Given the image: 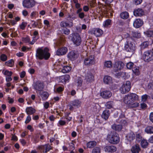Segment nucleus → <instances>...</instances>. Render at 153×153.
<instances>
[{
	"label": "nucleus",
	"instance_id": "f257e3e1",
	"mask_svg": "<svg viewBox=\"0 0 153 153\" xmlns=\"http://www.w3.org/2000/svg\"><path fill=\"white\" fill-rule=\"evenodd\" d=\"M138 100V96L135 94L130 93L125 95L123 98L124 102L130 108L137 107L139 103L136 102Z\"/></svg>",
	"mask_w": 153,
	"mask_h": 153
},
{
	"label": "nucleus",
	"instance_id": "f03ea898",
	"mask_svg": "<svg viewBox=\"0 0 153 153\" xmlns=\"http://www.w3.org/2000/svg\"><path fill=\"white\" fill-rule=\"evenodd\" d=\"M49 50L47 47L43 49L42 48H38L36 51V57L37 59L42 60L43 59L45 60H48L51 55L49 52Z\"/></svg>",
	"mask_w": 153,
	"mask_h": 153
},
{
	"label": "nucleus",
	"instance_id": "7ed1b4c3",
	"mask_svg": "<svg viewBox=\"0 0 153 153\" xmlns=\"http://www.w3.org/2000/svg\"><path fill=\"white\" fill-rule=\"evenodd\" d=\"M107 139L108 142L112 144H117L120 141L118 134L114 131H111L107 135Z\"/></svg>",
	"mask_w": 153,
	"mask_h": 153
},
{
	"label": "nucleus",
	"instance_id": "20e7f679",
	"mask_svg": "<svg viewBox=\"0 0 153 153\" xmlns=\"http://www.w3.org/2000/svg\"><path fill=\"white\" fill-rule=\"evenodd\" d=\"M136 49L135 45L131 40H127L125 44L124 50L127 52L130 56H132L135 52Z\"/></svg>",
	"mask_w": 153,
	"mask_h": 153
},
{
	"label": "nucleus",
	"instance_id": "39448f33",
	"mask_svg": "<svg viewBox=\"0 0 153 153\" xmlns=\"http://www.w3.org/2000/svg\"><path fill=\"white\" fill-rule=\"evenodd\" d=\"M144 61L149 62L153 60V48L150 50L145 51L142 56Z\"/></svg>",
	"mask_w": 153,
	"mask_h": 153
},
{
	"label": "nucleus",
	"instance_id": "423d86ee",
	"mask_svg": "<svg viewBox=\"0 0 153 153\" xmlns=\"http://www.w3.org/2000/svg\"><path fill=\"white\" fill-rule=\"evenodd\" d=\"M71 40L76 46H79L82 42L81 37L78 33H74L71 34Z\"/></svg>",
	"mask_w": 153,
	"mask_h": 153
},
{
	"label": "nucleus",
	"instance_id": "0eeeda50",
	"mask_svg": "<svg viewBox=\"0 0 153 153\" xmlns=\"http://www.w3.org/2000/svg\"><path fill=\"white\" fill-rule=\"evenodd\" d=\"M131 84L130 82L127 81L124 82L123 85L120 89V91L122 94H125L128 92L130 90Z\"/></svg>",
	"mask_w": 153,
	"mask_h": 153
},
{
	"label": "nucleus",
	"instance_id": "6e6552de",
	"mask_svg": "<svg viewBox=\"0 0 153 153\" xmlns=\"http://www.w3.org/2000/svg\"><path fill=\"white\" fill-rule=\"evenodd\" d=\"M44 86V83L39 80L34 82L33 84V87L34 89L36 91L39 92L42 91Z\"/></svg>",
	"mask_w": 153,
	"mask_h": 153
},
{
	"label": "nucleus",
	"instance_id": "1a4fd4ad",
	"mask_svg": "<svg viewBox=\"0 0 153 153\" xmlns=\"http://www.w3.org/2000/svg\"><path fill=\"white\" fill-rule=\"evenodd\" d=\"M95 59L94 55H91L85 58L84 60V63L85 65L90 66L95 64Z\"/></svg>",
	"mask_w": 153,
	"mask_h": 153
},
{
	"label": "nucleus",
	"instance_id": "9d476101",
	"mask_svg": "<svg viewBox=\"0 0 153 153\" xmlns=\"http://www.w3.org/2000/svg\"><path fill=\"white\" fill-rule=\"evenodd\" d=\"M35 4L34 0H24L22 5L24 7L27 8H30L34 7Z\"/></svg>",
	"mask_w": 153,
	"mask_h": 153
},
{
	"label": "nucleus",
	"instance_id": "9b49d317",
	"mask_svg": "<svg viewBox=\"0 0 153 153\" xmlns=\"http://www.w3.org/2000/svg\"><path fill=\"white\" fill-rule=\"evenodd\" d=\"M38 148L40 151H42L44 153H46L51 149V147L49 144H47L44 145L39 146Z\"/></svg>",
	"mask_w": 153,
	"mask_h": 153
},
{
	"label": "nucleus",
	"instance_id": "f8f14e48",
	"mask_svg": "<svg viewBox=\"0 0 153 153\" xmlns=\"http://www.w3.org/2000/svg\"><path fill=\"white\" fill-rule=\"evenodd\" d=\"M100 96L103 99H108L112 95L111 92L109 90H105L100 93Z\"/></svg>",
	"mask_w": 153,
	"mask_h": 153
},
{
	"label": "nucleus",
	"instance_id": "ddd939ff",
	"mask_svg": "<svg viewBox=\"0 0 153 153\" xmlns=\"http://www.w3.org/2000/svg\"><path fill=\"white\" fill-rule=\"evenodd\" d=\"M124 66V63L121 61H117L115 62L114 64V68L115 72L122 69Z\"/></svg>",
	"mask_w": 153,
	"mask_h": 153
},
{
	"label": "nucleus",
	"instance_id": "4468645a",
	"mask_svg": "<svg viewBox=\"0 0 153 153\" xmlns=\"http://www.w3.org/2000/svg\"><path fill=\"white\" fill-rule=\"evenodd\" d=\"M68 50V49L66 47H61L57 50L56 51V54L58 56L64 55L67 52Z\"/></svg>",
	"mask_w": 153,
	"mask_h": 153
},
{
	"label": "nucleus",
	"instance_id": "2eb2a0df",
	"mask_svg": "<svg viewBox=\"0 0 153 153\" xmlns=\"http://www.w3.org/2000/svg\"><path fill=\"white\" fill-rule=\"evenodd\" d=\"M133 13L136 16L141 17L145 15V12L142 9L138 8L134 10Z\"/></svg>",
	"mask_w": 153,
	"mask_h": 153
},
{
	"label": "nucleus",
	"instance_id": "dca6fc26",
	"mask_svg": "<svg viewBox=\"0 0 153 153\" xmlns=\"http://www.w3.org/2000/svg\"><path fill=\"white\" fill-rule=\"evenodd\" d=\"M68 57L71 61L75 60L77 58V55L75 51H70L68 54Z\"/></svg>",
	"mask_w": 153,
	"mask_h": 153
},
{
	"label": "nucleus",
	"instance_id": "f3484780",
	"mask_svg": "<svg viewBox=\"0 0 153 153\" xmlns=\"http://www.w3.org/2000/svg\"><path fill=\"white\" fill-rule=\"evenodd\" d=\"M85 79L87 82H92L94 80V76L89 71L88 72L85 76Z\"/></svg>",
	"mask_w": 153,
	"mask_h": 153
},
{
	"label": "nucleus",
	"instance_id": "a211bd4d",
	"mask_svg": "<svg viewBox=\"0 0 153 153\" xmlns=\"http://www.w3.org/2000/svg\"><path fill=\"white\" fill-rule=\"evenodd\" d=\"M60 25L62 27L65 28L66 27H68L70 28L73 26L74 24L72 22H70L69 23H68L66 21H62L60 23Z\"/></svg>",
	"mask_w": 153,
	"mask_h": 153
},
{
	"label": "nucleus",
	"instance_id": "6ab92c4d",
	"mask_svg": "<svg viewBox=\"0 0 153 153\" xmlns=\"http://www.w3.org/2000/svg\"><path fill=\"white\" fill-rule=\"evenodd\" d=\"M104 149L106 152H115L117 148L113 146H107L105 147Z\"/></svg>",
	"mask_w": 153,
	"mask_h": 153
},
{
	"label": "nucleus",
	"instance_id": "aec40b11",
	"mask_svg": "<svg viewBox=\"0 0 153 153\" xmlns=\"http://www.w3.org/2000/svg\"><path fill=\"white\" fill-rule=\"evenodd\" d=\"M143 24V21L140 19H138L135 20L133 23V25L136 28H138L141 27Z\"/></svg>",
	"mask_w": 153,
	"mask_h": 153
},
{
	"label": "nucleus",
	"instance_id": "412c9836",
	"mask_svg": "<svg viewBox=\"0 0 153 153\" xmlns=\"http://www.w3.org/2000/svg\"><path fill=\"white\" fill-rule=\"evenodd\" d=\"M110 114L109 110L108 109H105L103 111L101 115V117L105 120H107L108 119Z\"/></svg>",
	"mask_w": 153,
	"mask_h": 153
},
{
	"label": "nucleus",
	"instance_id": "4be33fe9",
	"mask_svg": "<svg viewBox=\"0 0 153 153\" xmlns=\"http://www.w3.org/2000/svg\"><path fill=\"white\" fill-rule=\"evenodd\" d=\"M135 136L133 132L131 131L128 133L126 136L128 141L130 142L133 141L135 138Z\"/></svg>",
	"mask_w": 153,
	"mask_h": 153
},
{
	"label": "nucleus",
	"instance_id": "5701e85b",
	"mask_svg": "<svg viewBox=\"0 0 153 153\" xmlns=\"http://www.w3.org/2000/svg\"><path fill=\"white\" fill-rule=\"evenodd\" d=\"M22 41L24 43H28L29 44L32 45L36 41L34 39V40H33L31 42L30 41V38L28 36H27L25 37L22 38Z\"/></svg>",
	"mask_w": 153,
	"mask_h": 153
},
{
	"label": "nucleus",
	"instance_id": "b1692460",
	"mask_svg": "<svg viewBox=\"0 0 153 153\" xmlns=\"http://www.w3.org/2000/svg\"><path fill=\"white\" fill-rule=\"evenodd\" d=\"M70 78V77L69 75L66 74L60 76L59 79L61 82L63 83L69 80Z\"/></svg>",
	"mask_w": 153,
	"mask_h": 153
},
{
	"label": "nucleus",
	"instance_id": "393cba45",
	"mask_svg": "<svg viewBox=\"0 0 153 153\" xmlns=\"http://www.w3.org/2000/svg\"><path fill=\"white\" fill-rule=\"evenodd\" d=\"M92 31H94V34L97 37L100 36L103 33V31L100 28L94 29Z\"/></svg>",
	"mask_w": 153,
	"mask_h": 153
},
{
	"label": "nucleus",
	"instance_id": "a878e982",
	"mask_svg": "<svg viewBox=\"0 0 153 153\" xmlns=\"http://www.w3.org/2000/svg\"><path fill=\"white\" fill-rule=\"evenodd\" d=\"M140 149L139 145L136 144L132 146L131 151L132 153H139Z\"/></svg>",
	"mask_w": 153,
	"mask_h": 153
},
{
	"label": "nucleus",
	"instance_id": "bb28decb",
	"mask_svg": "<svg viewBox=\"0 0 153 153\" xmlns=\"http://www.w3.org/2000/svg\"><path fill=\"white\" fill-rule=\"evenodd\" d=\"M112 79L111 77L108 76H105L103 78L104 82L107 84H108L111 83Z\"/></svg>",
	"mask_w": 153,
	"mask_h": 153
},
{
	"label": "nucleus",
	"instance_id": "cd10ccee",
	"mask_svg": "<svg viewBox=\"0 0 153 153\" xmlns=\"http://www.w3.org/2000/svg\"><path fill=\"white\" fill-rule=\"evenodd\" d=\"M26 111L27 114L31 115L35 113L36 110L33 107H29L26 108Z\"/></svg>",
	"mask_w": 153,
	"mask_h": 153
},
{
	"label": "nucleus",
	"instance_id": "c85d7f7f",
	"mask_svg": "<svg viewBox=\"0 0 153 153\" xmlns=\"http://www.w3.org/2000/svg\"><path fill=\"white\" fill-rule=\"evenodd\" d=\"M39 94L43 100L47 99L49 96L47 92L40 91Z\"/></svg>",
	"mask_w": 153,
	"mask_h": 153
},
{
	"label": "nucleus",
	"instance_id": "c756f323",
	"mask_svg": "<svg viewBox=\"0 0 153 153\" xmlns=\"http://www.w3.org/2000/svg\"><path fill=\"white\" fill-rule=\"evenodd\" d=\"M111 128L116 131H119L122 129V126L121 125L114 124L111 126Z\"/></svg>",
	"mask_w": 153,
	"mask_h": 153
},
{
	"label": "nucleus",
	"instance_id": "7c9ffc66",
	"mask_svg": "<svg viewBox=\"0 0 153 153\" xmlns=\"http://www.w3.org/2000/svg\"><path fill=\"white\" fill-rule=\"evenodd\" d=\"M149 45V43L148 41H146L143 42L140 45V50L142 51L148 48Z\"/></svg>",
	"mask_w": 153,
	"mask_h": 153
},
{
	"label": "nucleus",
	"instance_id": "2f4dec72",
	"mask_svg": "<svg viewBox=\"0 0 153 153\" xmlns=\"http://www.w3.org/2000/svg\"><path fill=\"white\" fill-rule=\"evenodd\" d=\"M104 68H111L112 67V63L111 61H105L103 63Z\"/></svg>",
	"mask_w": 153,
	"mask_h": 153
},
{
	"label": "nucleus",
	"instance_id": "473e14b6",
	"mask_svg": "<svg viewBox=\"0 0 153 153\" xmlns=\"http://www.w3.org/2000/svg\"><path fill=\"white\" fill-rule=\"evenodd\" d=\"M71 69V66H65L63 67L62 69V72L64 73H66L70 72Z\"/></svg>",
	"mask_w": 153,
	"mask_h": 153
},
{
	"label": "nucleus",
	"instance_id": "72a5a7b5",
	"mask_svg": "<svg viewBox=\"0 0 153 153\" xmlns=\"http://www.w3.org/2000/svg\"><path fill=\"white\" fill-rule=\"evenodd\" d=\"M145 131L147 134H153V126H147L145 129Z\"/></svg>",
	"mask_w": 153,
	"mask_h": 153
},
{
	"label": "nucleus",
	"instance_id": "f704fd0d",
	"mask_svg": "<svg viewBox=\"0 0 153 153\" xmlns=\"http://www.w3.org/2000/svg\"><path fill=\"white\" fill-rule=\"evenodd\" d=\"M120 16L122 19H126L129 17V14L128 12L125 11L121 13Z\"/></svg>",
	"mask_w": 153,
	"mask_h": 153
},
{
	"label": "nucleus",
	"instance_id": "c9c22d12",
	"mask_svg": "<svg viewBox=\"0 0 153 153\" xmlns=\"http://www.w3.org/2000/svg\"><path fill=\"white\" fill-rule=\"evenodd\" d=\"M97 143L95 141H90L87 143L88 148H92L96 145Z\"/></svg>",
	"mask_w": 153,
	"mask_h": 153
},
{
	"label": "nucleus",
	"instance_id": "e433bc0d",
	"mask_svg": "<svg viewBox=\"0 0 153 153\" xmlns=\"http://www.w3.org/2000/svg\"><path fill=\"white\" fill-rule=\"evenodd\" d=\"M131 35L132 37L136 38H140L141 36V34L140 33L135 31L131 32Z\"/></svg>",
	"mask_w": 153,
	"mask_h": 153
},
{
	"label": "nucleus",
	"instance_id": "4c0bfd02",
	"mask_svg": "<svg viewBox=\"0 0 153 153\" xmlns=\"http://www.w3.org/2000/svg\"><path fill=\"white\" fill-rule=\"evenodd\" d=\"M111 20L110 19L106 20L104 22L103 26L105 27H110L111 24Z\"/></svg>",
	"mask_w": 153,
	"mask_h": 153
},
{
	"label": "nucleus",
	"instance_id": "58836bf2",
	"mask_svg": "<svg viewBox=\"0 0 153 153\" xmlns=\"http://www.w3.org/2000/svg\"><path fill=\"white\" fill-rule=\"evenodd\" d=\"M71 104L74 106L78 107L80 106L81 102L78 100H75L72 102Z\"/></svg>",
	"mask_w": 153,
	"mask_h": 153
},
{
	"label": "nucleus",
	"instance_id": "ea45409f",
	"mask_svg": "<svg viewBox=\"0 0 153 153\" xmlns=\"http://www.w3.org/2000/svg\"><path fill=\"white\" fill-rule=\"evenodd\" d=\"M133 72L136 75L138 76L140 74V72L139 71V68L138 67H135L133 68L132 69Z\"/></svg>",
	"mask_w": 153,
	"mask_h": 153
},
{
	"label": "nucleus",
	"instance_id": "a19ab883",
	"mask_svg": "<svg viewBox=\"0 0 153 153\" xmlns=\"http://www.w3.org/2000/svg\"><path fill=\"white\" fill-rule=\"evenodd\" d=\"M113 101H109L106 102L105 104V106L107 108L111 109L113 108Z\"/></svg>",
	"mask_w": 153,
	"mask_h": 153
},
{
	"label": "nucleus",
	"instance_id": "79ce46f5",
	"mask_svg": "<svg viewBox=\"0 0 153 153\" xmlns=\"http://www.w3.org/2000/svg\"><path fill=\"white\" fill-rule=\"evenodd\" d=\"M141 144L142 147L146 148L148 146V143L146 140L145 139H143L141 141Z\"/></svg>",
	"mask_w": 153,
	"mask_h": 153
},
{
	"label": "nucleus",
	"instance_id": "37998d69",
	"mask_svg": "<svg viewBox=\"0 0 153 153\" xmlns=\"http://www.w3.org/2000/svg\"><path fill=\"white\" fill-rule=\"evenodd\" d=\"M14 61L13 60L11 59L6 62H5V64L7 66L12 67L14 65Z\"/></svg>",
	"mask_w": 153,
	"mask_h": 153
},
{
	"label": "nucleus",
	"instance_id": "c03bdc74",
	"mask_svg": "<svg viewBox=\"0 0 153 153\" xmlns=\"http://www.w3.org/2000/svg\"><path fill=\"white\" fill-rule=\"evenodd\" d=\"M62 30L63 32L62 33L67 35H69L70 33V30L67 28H64Z\"/></svg>",
	"mask_w": 153,
	"mask_h": 153
},
{
	"label": "nucleus",
	"instance_id": "a18cd8bd",
	"mask_svg": "<svg viewBox=\"0 0 153 153\" xmlns=\"http://www.w3.org/2000/svg\"><path fill=\"white\" fill-rule=\"evenodd\" d=\"M100 152L101 149L100 148L96 147L93 149L92 153H100Z\"/></svg>",
	"mask_w": 153,
	"mask_h": 153
},
{
	"label": "nucleus",
	"instance_id": "49530a36",
	"mask_svg": "<svg viewBox=\"0 0 153 153\" xmlns=\"http://www.w3.org/2000/svg\"><path fill=\"white\" fill-rule=\"evenodd\" d=\"M31 22H33V23L32 25V27L39 28L38 26H39V24H41V23L39 22V21L38 20L37 22H36L34 20H32Z\"/></svg>",
	"mask_w": 153,
	"mask_h": 153
},
{
	"label": "nucleus",
	"instance_id": "de8ad7c7",
	"mask_svg": "<svg viewBox=\"0 0 153 153\" xmlns=\"http://www.w3.org/2000/svg\"><path fill=\"white\" fill-rule=\"evenodd\" d=\"M82 83V78L79 77H78L77 80V86H81Z\"/></svg>",
	"mask_w": 153,
	"mask_h": 153
},
{
	"label": "nucleus",
	"instance_id": "09e8293b",
	"mask_svg": "<svg viewBox=\"0 0 153 153\" xmlns=\"http://www.w3.org/2000/svg\"><path fill=\"white\" fill-rule=\"evenodd\" d=\"M145 33L148 37H151L153 36V31L152 30L146 31Z\"/></svg>",
	"mask_w": 153,
	"mask_h": 153
},
{
	"label": "nucleus",
	"instance_id": "8fccbe9b",
	"mask_svg": "<svg viewBox=\"0 0 153 153\" xmlns=\"http://www.w3.org/2000/svg\"><path fill=\"white\" fill-rule=\"evenodd\" d=\"M123 117H124L123 118H124L125 116L124 115L123 116ZM118 121L120 123L122 124L125 125L127 123L126 121L124 119L119 118Z\"/></svg>",
	"mask_w": 153,
	"mask_h": 153
},
{
	"label": "nucleus",
	"instance_id": "3c124183",
	"mask_svg": "<svg viewBox=\"0 0 153 153\" xmlns=\"http://www.w3.org/2000/svg\"><path fill=\"white\" fill-rule=\"evenodd\" d=\"M136 139L138 141H141L142 139V137L141 134H137L136 135Z\"/></svg>",
	"mask_w": 153,
	"mask_h": 153
},
{
	"label": "nucleus",
	"instance_id": "603ef678",
	"mask_svg": "<svg viewBox=\"0 0 153 153\" xmlns=\"http://www.w3.org/2000/svg\"><path fill=\"white\" fill-rule=\"evenodd\" d=\"M0 59L2 61L4 62L7 60V57L6 55L4 54H2L1 55Z\"/></svg>",
	"mask_w": 153,
	"mask_h": 153
},
{
	"label": "nucleus",
	"instance_id": "864d4df0",
	"mask_svg": "<svg viewBox=\"0 0 153 153\" xmlns=\"http://www.w3.org/2000/svg\"><path fill=\"white\" fill-rule=\"evenodd\" d=\"M13 74L11 71H9L8 70H6L5 71L4 74L7 76H11Z\"/></svg>",
	"mask_w": 153,
	"mask_h": 153
},
{
	"label": "nucleus",
	"instance_id": "5fc2aeb1",
	"mask_svg": "<svg viewBox=\"0 0 153 153\" xmlns=\"http://www.w3.org/2000/svg\"><path fill=\"white\" fill-rule=\"evenodd\" d=\"M27 23L25 22H23L21 24L19 25L20 28L22 30H24L25 29V27L27 26Z\"/></svg>",
	"mask_w": 153,
	"mask_h": 153
},
{
	"label": "nucleus",
	"instance_id": "6e6d98bb",
	"mask_svg": "<svg viewBox=\"0 0 153 153\" xmlns=\"http://www.w3.org/2000/svg\"><path fill=\"white\" fill-rule=\"evenodd\" d=\"M134 65V63L132 62H129L127 64L126 66L127 68L129 69L132 68Z\"/></svg>",
	"mask_w": 153,
	"mask_h": 153
},
{
	"label": "nucleus",
	"instance_id": "4d7b16f0",
	"mask_svg": "<svg viewBox=\"0 0 153 153\" xmlns=\"http://www.w3.org/2000/svg\"><path fill=\"white\" fill-rule=\"evenodd\" d=\"M147 105L145 103L143 102L140 104L141 108L143 110H145L147 108Z\"/></svg>",
	"mask_w": 153,
	"mask_h": 153
},
{
	"label": "nucleus",
	"instance_id": "13d9d810",
	"mask_svg": "<svg viewBox=\"0 0 153 153\" xmlns=\"http://www.w3.org/2000/svg\"><path fill=\"white\" fill-rule=\"evenodd\" d=\"M142 0H133V3L136 5L140 4L142 2Z\"/></svg>",
	"mask_w": 153,
	"mask_h": 153
},
{
	"label": "nucleus",
	"instance_id": "bf43d9fd",
	"mask_svg": "<svg viewBox=\"0 0 153 153\" xmlns=\"http://www.w3.org/2000/svg\"><path fill=\"white\" fill-rule=\"evenodd\" d=\"M149 96L147 94H144L141 97L142 100L143 101H146L148 99Z\"/></svg>",
	"mask_w": 153,
	"mask_h": 153
},
{
	"label": "nucleus",
	"instance_id": "052dcab7",
	"mask_svg": "<svg viewBox=\"0 0 153 153\" xmlns=\"http://www.w3.org/2000/svg\"><path fill=\"white\" fill-rule=\"evenodd\" d=\"M38 13L36 11H33V12L30 14V17L31 18H33V17H35L36 16L37 14Z\"/></svg>",
	"mask_w": 153,
	"mask_h": 153
},
{
	"label": "nucleus",
	"instance_id": "680f3d73",
	"mask_svg": "<svg viewBox=\"0 0 153 153\" xmlns=\"http://www.w3.org/2000/svg\"><path fill=\"white\" fill-rule=\"evenodd\" d=\"M31 120V118L30 115H28L27 117L26 120L25 122V124H27L29 123Z\"/></svg>",
	"mask_w": 153,
	"mask_h": 153
},
{
	"label": "nucleus",
	"instance_id": "e2e57ef3",
	"mask_svg": "<svg viewBox=\"0 0 153 153\" xmlns=\"http://www.w3.org/2000/svg\"><path fill=\"white\" fill-rule=\"evenodd\" d=\"M125 37L127 39V40H131L132 39V37L130 36V35L128 33H126L125 34Z\"/></svg>",
	"mask_w": 153,
	"mask_h": 153
},
{
	"label": "nucleus",
	"instance_id": "0e129e2a",
	"mask_svg": "<svg viewBox=\"0 0 153 153\" xmlns=\"http://www.w3.org/2000/svg\"><path fill=\"white\" fill-rule=\"evenodd\" d=\"M69 148L71 150H73L75 149L74 145L73 143L72 142L69 143Z\"/></svg>",
	"mask_w": 153,
	"mask_h": 153
},
{
	"label": "nucleus",
	"instance_id": "69168bd1",
	"mask_svg": "<svg viewBox=\"0 0 153 153\" xmlns=\"http://www.w3.org/2000/svg\"><path fill=\"white\" fill-rule=\"evenodd\" d=\"M78 14L79 17L81 19H83L85 17V14L83 12H81Z\"/></svg>",
	"mask_w": 153,
	"mask_h": 153
},
{
	"label": "nucleus",
	"instance_id": "338daca9",
	"mask_svg": "<svg viewBox=\"0 0 153 153\" xmlns=\"http://www.w3.org/2000/svg\"><path fill=\"white\" fill-rule=\"evenodd\" d=\"M149 119L150 121L153 123V112H151L150 113L149 115Z\"/></svg>",
	"mask_w": 153,
	"mask_h": 153
},
{
	"label": "nucleus",
	"instance_id": "774afa93",
	"mask_svg": "<svg viewBox=\"0 0 153 153\" xmlns=\"http://www.w3.org/2000/svg\"><path fill=\"white\" fill-rule=\"evenodd\" d=\"M64 88L63 87H59L57 88L56 89V91L58 93L61 92L62 91L64 90Z\"/></svg>",
	"mask_w": 153,
	"mask_h": 153
}]
</instances>
